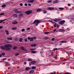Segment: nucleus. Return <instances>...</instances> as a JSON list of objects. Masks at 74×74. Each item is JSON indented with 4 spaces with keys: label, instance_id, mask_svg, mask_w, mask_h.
Segmentation results:
<instances>
[{
    "label": "nucleus",
    "instance_id": "4",
    "mask_svg": "<svg viewBox=\"0 0 74 74\" xmlns=\"http://www.w3.org/2000/svg\"><path fill=\"white\" fill-rule=\"evenodd\" d=\"M64 22H65V21L64 20H63L59 22V23L60 25H63Z\"/></svg>",
    "mask_w": 74,
    "mask_h": 74
},
{
    "label": "nucleus",
    "instance_id": "53",
    "mask_svg": "<svg viewBox=\"0 0 74 74\" xmlns=\"http://www.w3.org/2000/svg\"><path fill=\"white\" fill-rule=\"evenodd\" d=\"M55 40V38H53L51 40H52V41H53V40Z\"/></svg>",
    "mask_w": 74,
    "mask_h": 74
},
{
    "label": "nucleus",
    "instance_id": "5",
    "mask_svg": "<svg viewBox=\"0 0 74 74\" xmlns=\"http://www.w3.org/2000/svg\"><path fill=\"white\" fill-rule=\"evenodd\" d=\"M59 32H65V30H64V29H59Z\"/></svg>",
    "mask_w": 74,
    "mask_h": 74
},
{
    "label": "nucleus",
    "instance_id": "34",
    "mask_svg": "<svg viewBox=\"0 0 74 74\" xmlns=\"http://www.w3.org/2000/svg\"><path fill=\"white\" fill-rule=\"evenodd\" d=\"M19 55V53H16V54H15V56H17Z\"/></svg>",
    "mask_w": 74,
    "mask_h": 74
},
{
    "label": "nucleus",
    "instance_id": "30",
    "mask_svg": "<svg viewBox=\"0 0 74 74\" xmlns=\"http://www.w3.org/2000/svg\"><path fill=\"white\" fill-rule=\"evenodd\" d=\"M31 53H36V51H32L31 52Z\"/></svg>",
    "mask_w": 74,
    "mask_h": 74
},
{
    "label": "nucleus",
    "instance_id": "60",
    "mask_svg": "<svg viewBox=\"0 0 74 74\" xmlns=\"http://www.w3.org/2000/svg\"><path fill=\"white\" fill-rule=\"evenodd\" d=\"M7 19H5L3 20V21H7Z\"/></svg>",
    "mask_w": 74,
    "mask_h": 74
},
{
    "label": "nucleus",
    "instance_id": "36",
    "mask_svg": "<svg viewBox=\"0 0 74 74\" xmlns=\"http://www.w3.org/2000/svg\"><path fill=\"white\" fill-rule=\"evenodd\" d=\"M28 60V61H32V59H31V58H29V59Z\"/></svg>",
    "mask_w": 74,
    "mask_h": 74
},
{
    "label": "nucleus",
    "instance_id": "20",
    "mask_svg": "<svg viewBox=\"0 0 74 74\" xmlns=\"http://www.w3.org/2000/svg\"><path fill=\"white\" fill-rule=\"evenodd\" d=\"M30 69L29 68V67H26L25 70H26L27 71V70H30Z\"/></svg>",
    "mask_w": 74,
    "mask_h": 74
},
{
    "label": "nucleus",
    "instance_id": "51",
    "mask_svg": "<svg viewBox=\"0 0 74 74\" xmlns=\"http://www.w3.org/2000/svg\"><path fill=\"white\" fill-rule=\"evenodd\" d=\"M49 22H51V23H53V22L52 21H51L50 20H49Z\"/></svg>",
    "mask_w": 74,
    "mask_h": 74
},
{
    "label": "nucleus",
    "instance_id": "24",
    "mask_svg": "<svg viewBox=\"0 0 74 74\" xmlns=\"http://www.w3.org/2000/svg\"><path fill=\"white\" fill-rule=\"evenodd\" d=\"M23 40V39H22V38H20L19 39V41H20V42H22Z\"/></svg>",
    "mask_w": 74,
    "mask_h": 74
},
{
    "label": "nucleus",
    "instance_id": "56",
    "mask_svg": "<svg viewBox=\"0 0 74 74\" xmlns=\"http://www.w3.org/2000/svg\"><path fill=\"white\" fill-rule=\"evenodd\" d=\"M39 24V23H37L36 24V25L37 26L38 25V24Z\"/></svg>",
    "mask_w": 74,
    "mask_h": 74
},
{
    "label": "nucleus",
    "instance_id": "28",
    "mask_svg": "<svg viewBox=\"0 0 74 74\" xmlns=\"http://www.w3.org/2000/svg\"><path fill=\"white\" fill-rule=\"evenodd\" d=\"M48 3H52V0H49L47 1Z\"/></svg>",
    "mask_w": 74,
    "mask_h": 74
},
{
    "label": "nucleus",
    "instance_id": "45",
    "mask_svg": "<svg viewBox=\"0 0 74 74\" xmlns=\"http://www.w3.org/2000/svg\"><path fill=\"white\" fill-rule=\"evenodd\" d=\"M6 64H7L8 66H10V64H8V62H6Z\"/></svg>",
    "mask_w": 74,
    "mask_h": 74
},
{
    "label": "nucleus",
    "instance_id": "55",
    "mask_svg": "<svg viewBox=\"0 0 74 74\" xmlns=\"http://www.w3.org/2000/svg\"><path fill=\"white\" fill-rule=\"evenodd\" d=\"M3 28V26H0V29H2Z\"/></svg>",
    "mask_w": 74,
    "mask_h": 74
},
{
    "label": "nucleus",
    "instance_id": "6",
    "mask_svg": "<svg viewBox=\"0 0 74 74\" xmlns=\"http://www.w3.org/2000/svg\"><path fill=\"white\" fill-rule=\"evenodd\" d=\"M15 13H16V14H19V13H22V12L19 11L18 10H16L15 11Z\"/></svg>",
    "mask_w": 74,
    "mask_h": 74
},
{
    "label": "nucleus",
    "instance_id": "25",
    "mask_svg": "<svg viewBox=\"0 0 74 74\" xmlns=\"http://www.w3.org/2000/svg\"><path fill=\"white\" fill-rule=\"evenodd\" d=\"M59 9L60 10H64V8H59Z\"/></svg>",
    "mask_w": 74,
    "mask_h": 74
},
{
    "label": "nucleus",
    "instance_id": "15",
    "mask_svg": "<svg viewBox=\"0 0 74 74\" xmlns=\"http://www.w3.org/2000/svg\"><path fill=\"white\" fill-rule=\"evenodd\" d=\"M19 16H23V13H21V14H20L19 15Z\"/></svg>",
    "mask_w": 74,
    "mask_h": 74
},
{
    "label": "nucleus",
    "instance_id": "9",
    "mask_svg": "<svg viewBox=\"0 0 74 74\" xmlns=\"http://www.w3.org/2000/svg\"><path fill=\"white\" fill-rule=\"evenodd\" d=\"M31 64H34L36 63V61H33L31 62Z\"/></svg>",
    "mask_w": 74,
    "mask_h": 74
},
{
    "label": "nucleus",
    "instance_id": "54",
    "mask_svg": "<svg viewBox=\"0 0 74 74\" xmlns=\"http://www.w3.org/2000/svg\"><path fill=\"white\" fill-rule=\"evenodd\" d=\"M25 6H27V3H25Z\"/></svg>",
    "mask_w": 74,
    "mask_h": 74
},
{
    "label": "nucleus",
    "instance_id": "2",
    "mask_svg": "<svg viewBox=\"0 0 74 74\" xmlns=\"http://www.w3.org/2000/svg\"><path fill=\"white\" fill-rule=\"evenodd\" d=\"M32 12V11L31 10L25 12V14H27V15H29L31 14Z\"/></svg>",
    "mask_w": 74,
    "mask_h": 74
},
{
    "label": "nucleus",
    "instance_id": "29",
    "mask_svg": "<svg viewBox=\"0 0 74 74\" xmlns=\"http://www.w3.org/2000/svg\"><path fill=\"white\" fill-rule=\"evenodd\" d=\"M33 41V38H31L30 39V41Z\"/></svg>",
    "mask_w": 74,
    "mask_h": 74
},
{
    "label": "nucleus",
    "instance_id": "37",
    "mask_svg": "<svg viewBox=\"0 0 74 74\" xmlns=\"http://www.w3.org/2000/svg\"><path fill=\"white\" fill-rule=\"evenodd\" d=\"M3 20H0V23H2V22H3Z\"/></svg>",
    "mask_w": 74,
    "mask_h": 74
},
{
    "label": "nucleus",
    "instance_id": "44",
    "mask_svg": "<svg viewBox=\"0 0 74 74\" xmlns=\"http://www.w3.org/2000/svg\"><path fill=\"white\" fill-rule=\"evenodd\" d=\"M56 50H58V48H56V49H53L54 51H56Z\"/></svg>",
    "mask_w": 74,
    "mask_h": 74
},
{
    "label": "nucleus",
    "instance_id": "39",
    "mask_svg": "<svg viewBox=\"0 0 74 74\" xmlns=\"http://www.w3.org/2000/svg\"><path fill=\"white\" fill-rule=\"evenodd\" d=\"M55 19H56V20L57 21H59V20H60V19H59V18H55Z\"/></svg>",
    "mask_w": 74,
    "mask_h": 74
},
{
    "label": "nucleus",
    "instance_id": "46",
    "mask_svg": "<svg viewBox=\"0 0 74 74\" xmlns=\"http://www.w3.org/2000/svg\"><path fill=\"white\" fill-rule=\"evenodd\" d=\"M20 5H21V6H23V4L22 3H21L20 4Z\"/></svg>",
    "mask_w": 74,
    "mask_h": 74
},
{
    "label": "nucleus",
    "instance_id": "23",
    "mask_svg": "<svg viewBox=\"0 0 74 74\" xmlns=\"http://www.w3.org/2000/svg\"><path fill=\"white\" fill-rule=\"evenodd\" d=\"M58 3V1L57 0L55 1H53V3Z\"/></svg>",
    "mask_w": 74,
    "mask_h": 74
},
{
    "label": "nucleus",
    "instance_id": "43",
    "mask_svg": "<svg viewBox=\"0 0 74 74\" xmlns=\"http://www.w3.org/2000/svg\"><path fill=\"white\" fill-rule=\"evenodd\" d=\"M65 74H71V73L68 72V73H65Z\"/></svg>",
    "mask_w": 74,
    "mask_h": 74
},
{
    "label": "nucleus",
    "instance_id": "19",
    "mask_svg": "<svg viewBox=\"0 0 74 74\" xmlns=\"http://www.w3.org/2000/svg\"><path fill=\"white\" fill-rule=\"evenodd\" d=\"M20 48L22 50H23V51H24V50H25V48L23 46H21Z\"/></svg>",
    "mask_w": 74,
    "mask_h": 74
},
{
    "label": "nucleus",
    "instance_id": "41",
    "mask_svg": "<svg viewBox=\"0 0 74 74\" xmlns=\"http://www.w3.org/2000/svg\"><path fill=\"white\" fill-rule=\"evenodd\" d=\"M49 33V32H45V34H48V33Z\"/></svg>",
    "mask_w": 74,
    "mask_h": 74
},
{
    "label": "nucleus",
    "instance_id": "50",
    "mask_svg": "<svg viewBox=\"0 0 74 74\" xmlns=\"http://www.w3.org/2000/svg\"><path fill=\"white\" fill-rule=\"evenodd\" d=\"M7 59V58H6L3 59V60H5Z\"/></svg>",
    "mask_w": 74,
    "mask_h": 74
},
{
    "label": "nucleus",
    "instance_id": "49",
    "mask_svg": "<svg viewBox=\"0 0 74 74\" xmlns=\"http://www.w3.org/2000/svg\"><path fill=\"white\" fill-rule=\"evenodd\" d=\"M33 38H34V39H36V38H36V37H34Z\"/></svg>",
    "mask_w": 74,
    "mask_h": 74
},
{
    "label": "nucleus",
    "instance_id": "47",
    "mask_svg": "<svg viewBox=\"0 0 74 74\" xmlns=\"http://www.w3.org/2000/svg\"><path fill=\"white\" fill-rule=\"evenodd\" d=\"M25 29H22L21 31H22V32H24V31H25Z\"/></svg>",
    "mask_w": 74,
    "mask_h": 74
},
{
    "label": "nucleus",
    "instance_id": "61",
    "mask_svg": "<svg viewBox=\"0 0 74 74\" xmlns=\"http://www.w3.org/2000/svg\"><path fill=\"white\" fill-rule=\"evenodd\" d=\"M68 5H69V6H70V5H71V4H68Z\"/></svg>",
    "mask_w": 74,
    "mask_h": 74
},
{
    "label": "nucleus",
    "instance_id": "17",
    "mask_svg": "<svg viewBox=\"0 0 74 74\" xmlns=\"http://www.w3.org/2000/svg\"><path fill=\"white\" fill-rule=\"evenodd\" d=\"M49 38V37L48 36H47L43 38V39H45V40H47V39H48Z\"/></svg>",
    "mask_w": 74,
    "mask_h": 74
},
{
    "label": "nucleus",
    "instance_id": "57",
    "mask_svg": "<svg viewBox=\"0 0 74 74\" xmlns=\"http://www.w3.org/2000/svg\"><path fill=\"white\" fill-rule=\"evenodd\" d=\"M30 37H28V40H30Z\"/></svg>",
    "mask_w": 74,
    "mask_h": 74
},
{
    "label": "nucleus",
    "instance_id": "62",
    "mask_svg": "<svg viewBox=\"0 0 74 74\" xmlns=\"http://www.w3.org/2000/svg\"><path fill=\"white\" fill-rule=\"evenodd\" d=\"M60 42H62V43H63V41H60Z\"/></svg>",
    "mask_w": 74,
    "mask_h": 74
},
{
    "label": "nucleus",
    "instance_id": "10",
    "mask_svg": "<svg viewBox=\"0 0 74 74\" xmlns=\"http://www.w3.org/2000/svg\"><path fill=\"white\" fill-rule=\"evenodd\" d=\"M6 38L8 40H12V37H7Z\"/></svg>",
    "mask_w": 74,
    "mask_h": 74
},
{
    "label": "nucleus",
    "instance_id": "48",
    "mask_svg": "<svg viewBox=\"0 0 74 74\" xmlns=\"http://www.w3.org/2000/svg\"><path fill=\"white\" fill-rule=\"evenodd\" d=\"M31 5H32L30 3H29L28 4V5H29V6H31Z\"/></svg>",
    "mask_w": 74,
    "mask_h": 74
},
{
    "label": "nucleus",
    "instance_id": "12",
    "mask_svg": "<svg viewBox=\"0 0 74 74\" xmlns=\"http://www.w3.org/2000/svg\"><path fill=\"white\" fill-rule=\"evenodd\" d=\"M13 16L14 18H17L18 17V14H15L13 15Z\"/></svg>",
    "mask_w": 74,
    "mask_h": 74
},
{
    "label": "nucleus",
    "instance_id": "58",
    "mask_svg": "<svg viewBox=\"0 0 74 74\" xmlns=\"http://www.w3.org/2000/svg\"><path fill=\"white\" fill-rule=\"evenodd\" d=\"M53 21H55V22H57V20H53Z\"/></svg>",
    "mask_w": 74,
    "mask_h": 74
},
{
    "label": "nucleus",
    "instance_id": "27",
    "mask_svg": "<svg viewBox=\"0 0 74 74\" xmlns=\"http://www.w3.org/2000/svg\"><path fill=\"white\" fill-rule=\"evenodd\" d=\"M5 6H6V5H5V4H3L2 5V7L4 8V7H5Z\"/></svg>",
    "mask_w": 74,
    "mask_h": 74
},
{
    "label": "nucleus",
    "instance_id": "1",
    "mask_svg": "<svg viewBox=\"0 0 74 74\" xmlns=\"http://www.w3.org/2000/svg\"><path fill=\"white\" fill-rule=\"evenodd\" d=\"M4 47L3 46H2L1 47V48L2 49H4L6 50V51H10L11 50V48L12 47V46L10 44H6L5 45H4Z\"/></svg>",
    "mask_w": 74,
    "mask_h": 74
},
{
    "label": "nucleus",
    "instance_id": "11",
    "mask_svg": "<svg viewBox=\"0 0 74 74\" xmlns=\"http://www.w3.org/2000/svg\"><path fill=\"white\" fill-rule=\"evenodd\" d=\"M34 72V70H32L29 71V73L30 74H32Z\"/></svg>",
    "mask_w": 74,
    "mask_h": 74
},
{
    "label": "nucleus",
    "instance_id": "32",
    "mask_svg": "<svg viewBox=\"0 0 74 74\" xmlns=\"http://www.w3.org/2000/svg\"><path fill=\"white\" fill-rule=\"evenodd\" d=\"M32 69H36V67L35 66H32Z\"/></svg>",
    "mask_w": 74,
    "mask_h": 74
},
{
    "label": "nucleus",
    "instance_id": "3",
    "mask_svg": "<svg viewBox=\"0 0 74 74\" xmlns=\"http://www.w3.org/2000/svg\"><path fill=\"white\" fill-rule=\"evenodd\" d=\"M40 21H38V20H36L34 21L33 23V24H34L35 23H40Z\"/></svg>",
    "mask_w": 74,
    "mask_h": 74
},
{
    "label": "nucleus",
    "instance_id": "21",
    "mask_svg": "<svg viewBox=\"0 0 74 74\" xmlns=\"http://www.w3.org/2000/svg\"><path fill=\"white\" fill-rule=\"evenodd\" d=\"M55 24L53 25L54 27H56L57 26V24H56V23H54Z\"/></svg>",
    "mask_w": 74,
    "mask_h": 74
},
{
    "label": "nucleus",
    "instance_id": "13",
    "mask_svg": "<svg viewBox=\"0 0 74 74\" xmlns=\"http://www.w3.org/2000/svg\"><path fill=\"white\" fill-rule=\"evenodd\" d=\"M5 32H6V33L7 35H8L9 34V32L8 31V30H5Z\"/></svg>",
    "mask_w": 74,
    "mask_h": 74
},
{
    "label": "nucleus",
    "instance_id": "33",
    "mask_svg": "<svg viewBox=\"0 0 74 74\" xmlns=\"http://www.w3.org/2000/svg\"><path fill=\"white\" fill-rule=\"evenodd\" d=\"M43 12L44 13V14H47V11H45V10H44L43 11Z\"/></svg>",
    "mask_w": 74,
    "mask_h": 74
},
{
    "label": "nucleus",
    "instance_id": "14",
    "mask_svg": "<svg viewBox=\"0 0 74 74\" xmlns=\"http://www.w3.org/2000/svg\"><path fill=\"white\" fill-rule=\"evenodd\" d=\"M18 23V22L16 21L13 22L12 23V24H13L14 25H15L16 24H17Z\"/></svg>",
    "mask_w": 74,
    "mask_h": 74
},
{
    "label": "nucleus",
    "instance_id": "7",
    "mask_svg": "<svg viewBox=\"0 0 74 74\" xmlns=\"http://www.w3.org/2000/svg\"><path fill=\"white\" fill-rule=\"evenodd\" d=\"M28 3H33L34 1V0H28Z\"/></svg>",
    "mask_w": 74,
    "mask_h": 74
},
{
    "label": "nucleus",
    "instance_id": "64",
    "mask_svg": "<svg viewBox=\"0 0 74 74\" xmlns=\"http://www.w3.org/2000/svg\"><path fill=\"white\" fill-rule=\"evenodd\" d=\"M24 64H26V62H24Z\"/></svg>",
    "mask_w": 74,
    "mask_h": 74
},
{
    "label": "nucleus",
    "instance_id": "18",
    "mask_svg": "<svg viewBox=\"0 0 74 74\" xmlns=\"http://www.w3.org/2000/svg\"><path fill=\"white\" fill-rule=\"evenodd\" d=\"M32 47H36V44H33L31 45Z\"/></svg>",
    "mask_w": 74,
    "mask_h": 74
},
{
    "label": "nucleus",
    "instance_id": "8",
    "mask_svg": "<svg viewBox=\"0 0 74 74\" xmlns=\"http://www.w3.org/2000/svg\"><path fill=\"white\" fill-rule=\"evenodd\" d=\"M47 9H48V10H54V8L48 7V8Z\"/></svg>",
    "mask_w": 74,
    "mask_h": 74
},
{
    "label": "nucleus",
    "instance_id": "59",
    "mask_svg": "<svg viewBox=\"0 0 74 74\" xmlns=\"http://www.w3.org/2000/svg\"><path fill=\"white\" fill-rule=\"evenodd\" d=\"M30 28H27V30H30Z\"/></svg>",
    "mask_w": 74,
    "mask_h": 74
},
{
    "label": "nucleus",
    "instance_id": "40",
    "mask_svg": "<svg viewBox=\"0 0 74 74\" xmlns=\"http://www.w3.org/2000/svg\"><path fill=\"white\" fill-rule=\"evenodd\" d=\"M25 41L26 42L27 41V38H25Z\"/></svg>",
    "mask_w": 74,
    "mask_h": 74
},
{
    "label": "nucleus",
    "instance_id": "38",
    "mask_svg": "<svg viewBox=\"0 0 74 74\" xmlns=\"http://www.w3.org/2000/svg\"><path fill=\"white\" fill-rule=\"evenodd\" d=\"M1 54L2 55H3V56H4V55H5V53H1Z\"/></svg>",
    "mask_w": 74,
    "mask_h": 74
},
{
    "label": "nucleus",
    "instance_id": "63",
    "mask_svg": "<svg viewBox=\"0 0 74 74\" xmlns=\"http://www.w3.org/2000/svg\"><path fill=\"white\" fill-rule=\"evenodd\" d=\"M63 42L66 43V42H66V41H63Z\"/></svg>",
    "mask_w": 74,
    "mask_h": 74
},
{
    "label": "nucleus",
    "instance_id": "42",
    "mask_svg": "<svg viewBox=\"0 0 74 74\" xmlns=\"http://www.w3.org/2000/svg\"><path fill=\"white\" fill-rule=\"evenodd\" d=\"M4 15V13H1L0 14V15Z\"/></svg>",
    "mask_w": 74,
    "mask_h": 74
},
{
    "label": "nucleus",
    "instance_id": "31",
    "mask_svg": "<svg viewBox=\"0 0 74 74\" xmlns=\"http://www.w3.org/2000/svg\"><path fill=\"white\" fill-rule=\"evenodd\" d=\"M70 19H71V20H73V19H74V18L72 16H70Z\"/></svg>",
    "mask_w": 74,
    "mask_h": 74
},
{
    "label": "nucleus",
    "instance_id": "16",
    "mask_svg": "<svg viewBox=\"0 0 74 74\" xmlns=\"http://www.w3.org/2000/svg\"><path fill=\"white\" fill-rule=\"evenodd\" d=\"M42 10L41 9H38L36 10V11H40Z\"/></svg>",
    "mask_w": 74,
    "mask_h": 74
},
{
    "label": "nucleus",
    "instance_id": "26",
    "mask_svg": "<svg viewBox=\"0 0 74 74\" xmlns=\"http://www.w3.org/2000/svg\"><path fill=\"white\" fill-rule=\"evenodd\" d=\"M18 47H16V46H15L13 48V49H14V50H15V49H16V48H17Z\"/></svg>",
    "mask_w": 74,
    "mask_h": 74
},
{
    "label": "nucleus",
    "instance_id": "35",
    "mask_svg": "<svg viewBox=\"0 0 74 74\" xmlns=\"http://www.w3.org/2000/svg\"><path fill=\"white\" fill-rule=\"evenodd\" d=\"M35 49H30V50L31 51H34V50H35Z\"/></svg>",
    "mask_w": 74,
    "mask_h": 74
},
{
    "label": "nucleus",
    "instance_id": "22",
    "mask_svg": "<svg viewBox=\"0 0 74 74\" xmlns=\"http://www.w3.org/2000/svg\"><path fill=\"white\" fill-rule=\"evenodd\" d=\"M17 29V28L16 27H14L12 28V30H16Z\"/></svg>",
    "mask_w": 74,
    "mask_h": 74
},
{
    "label": "nucleus",
    "instance_id": "52",
    "mask_svg": "<svg viewBox=\"0 0 74 74\" xmlns=\"http://www.w3.org/2000/svg\"><path fill=\"white\" fill-rule=\"evenodd\" d=\"M24 51H25L26 52H27V50L25 49H24Z\"/></svg>",
    "mask_w": 74,
    "mask_h": 74
}]
</instances>
